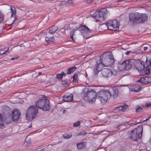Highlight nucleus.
I'll list each match as a JSON object with an SVG mask.
<instances>
[{"mask_svg": "<svg viewBox=\"0 0 151 151\" xmlns=\"http://www.w3.org/2000/svg\"><path fill=\"white\" fill-rule=\"evenodd\" d=\"M147 19V16L145 13L136 12L129 14V20L133 24L143 23L146 21Z\"/></svg>", "mask_w": 151, "mask_h": 151, "instance_id": "nucleus-1", "label": "nucleus"}, {"mask_svg": "<svg viewBox=\"0 0 151 151\" xmlns=\"http://www.w3.org/2000/svg\"><path fill=\"white\" fill-rule=\"evenodd\" d=\"M35 104L37 107L44 111H48L50 108L49 102L47 98L44 96H42V97L36 101Z\"/></svg>", "mask_w": 151, "mask_h": 151, "instance_id": "nucleus-2", "label": "nucleus"}, {"mask_svg": "<svg viewBox=\"0 0 151 151\" xmlns=\"http://www.w3.org/2000/svg\"><path fill=\"white\" fill-rule=\"evenodd\" d=\"M107 13L106 9L103 8L96 12L93 14L92 16L97 21L101 22L106 18Z\"/></svg>", "mask_w": 151, "mask_h": 151, "instance_id": "nucleus-3", "label": "nucleus"}, {"mask_svg": "<svg viewBox=\"0 0 151 151\" xmlns=\"http://www.w3.org/2000/svg\"><path fill=\"white\" fill-rule=\"evenodd\" d=\"M38 113L37 109L34 106L29 107L27 110L26 117L27 120H33L37 116Z\"/></svg>", "mask_w": 151, "mask_h": 151, "instance_id": "nucleus-4", "label": "nucleus"}, {"mask_svg": "<svg viewBox=\"0 0 151 151\" xmlns=\"http://www.w3.org/2000/svg\"><path fill=\"white\" fill-rule=\"evenodd\" d=\"M110 94L106 90H102L97 93L96 98L100 101L101 103L104 104L107 102L109 98Z\"/></svg>", "mask_w": 151, "mask_h": 151, "instance_id": "nucleus-5", "label": "nucleus"}, {"mask_svg": "<svg viewBox=\"0 0 151 151\" xmlns=\"http://www.w3.org/2000/svg\"><path fill=\"white\" fill-rule=\"evenodd\" d=\"M96 94L94 91L92 90L89 91L88 90L86 93H84V98L89 103H93L96 101Z\"/></svg>", "mask_w": 151, "mask_h": 151, "instance_id": "nucleus-6", "label": "nucleus"}, {"mask_svg": "<svg viewBox=\"0 0 151 151\" xmlns=\"http://www.w3.org/2000/svg\"><path fill=\"white\" fill-rule=\"evenodd\" d=\"M106 25L108 29L113 31H117L119 29V23L116 19L109 20L106 23Z\"/></svg>", "mask_w": 151, "mask_h": 151, "instance_id": "nucleus-7", "label": "nucleus"}, {"mask_svg": "<svg viewBox=\"0 0 151 151\" xmlns=\"http://www.w3.org/2000/svg\"><path fill=\"white\" fill-rule=\"evenodd\" d=\"M134 64L136 69L139 71H143L144 70L145 66L144 62L140 60H135L134 62Z\"/></svg>", "mask_w": 151, "mask_h": 151, "instance_id": "nucleus-8", "label": "nucleus"}, {"mask_svg": "<svg viewBox=\"0 0 151 151\" xmlns=\"http://www.w3.org/2000/svg\"><path fill=\"white\" fill-rule=\"evenodd\" d=\"M12 120L14 122H17L19 119L21 113L19 110L17 109H14L12 112Z\"/></svg>", "mask_w": 151, "mask_h": 151, "instance_id": "nucleus-9", "label": "nucleus"}, {"mask_svg": "<svg viewBox=\"0 0 151 151\" xmlns=\"http://www.w3.org/2000/svg\"><path fill=\"white\" fill-rule=\"evenodd\" d=\"M103 64L99 60L96 61V63L94 67L93 72L95 75H97L99 72L101 70Z\"/></svg>", "mask_w": 151, "mask_h": 151, "instance_id": "nucleus-10", "label": "nucleus"}, {"mask_svg": "<svg viewBox=\"0 0 151 151\" xmlns=\"http://www.w3.org/2000/svg\"><path fill=\"white\" fill-rule=\"evenodd\" d=\"M110 55L108 53H104L100 56V60L99 61L102 63L103 64H107L106 61L110 57Z\"/></svg>", "mask_w": 151, "mask_h": 151, "instance_id": "nucleus-11", "label": "nucleus"}, {"mask_svg": "<svg viewBox=\"0 0 151 151\" xmlns=\"http://www.w3.org/2000/svg\"><path fill=\"white\" fill-rule=\"evenodd\" d=\"M132 62L131 60H126L123 61V68L128 70L132 68Z\"/></svg>", "mask_w": 151, "mask_h": 151, "instance_id": "nucleus-12", "label": "nucleus"}, {"mask_svg": "<svg viewBox=\"0 0 151 151\" xmlns=\"http://www.w3.org/2000/svg\"><path fill=\"white\" fill-rule=\"evenodd\" d=\"M110 94L109 98L111 96H113L114 98L116 97L118 94V90L116 88H111L108 90H106Z\"/></svg>", "mask_w": 151, "mask_h": 151, "instance_id": "nucleus-13", "label": "nucleus"}, {"mask_svg": "<svg viewBox=\"0 0 151 151\" xmlns=\"http://www.w3.org/2000/svg\"><path fill=\"white\" fill-rule=\"evenodd\" d=\"M137 81L147 84L151 82V77L148 76L144 77L138 80Z\"/></svg>", "mask_w": 151, "mask_h": 151, "instance_id": "nucleus-14", "label": "nucleus"}, {"mask_svg": "<svg viewBox=\"0 0 151 151\" xmlns=\"http://www.w3.org/2000/svg\"><path fill=\"white\" fill-rule=\"evenodd\" d=\"M101 73L103 76L106 78L110 77L112 75L111 70L106 68L101 70Z\"/></svg>", "mask_w": 151, "mask_h": 151, "instance_id": "nucleus-15", "label": "nucleus"}, {"mask_svg": "<svg viewBox=\"0 0 151 151\" xmlns=\"http://www.w3.org/2000/svg\"><path fill=\"white\" fill-rule=\"evenodd\" d=\"M78 30L80 31L81 33L83 32L90 33L91 31L90 29L85 25L80 26L78 28H76Z\"/></svg>", "mask_w": 151, "mask_h": 151, "instance_id": "nucleus-16", "label": "nucleus"}, {"mask_svg": "<svg viewBox=\"0 0 151 151\" xmlns=\"http://www.w3.org/2000/svg\"><path fill=\"white\" fill-rule=\"evenodd\" d=\"M129 138L131 140L134 141H137L138 138H141L140 137H139L138 135L136 133H135L134 130L131 131L130 136L129 137Z\"/></svg>", "mask_w": 151, "mask_h": 151, "instance_id": "nucleus-17", "label": "nucleus"}, {"mask_svg": "<svg viewBox=\"0 0 151 151\" xmlns=\"http://www.w3.org/2000/svg\"><path fill=\"white\" fill-rule=\"evenodd\" d=\"M107 64H104L103 65L105 66H111L113 65L114 62V59L113 55H110V57L106 61Z\"/></svg>", "mask_w": 151, "mask_h": 151, "instance_id": "nucleus-18", "label": "nucleus"}, {"mask_svg": "<svg viewBox=\"0 0 151 151\" xmlns=\"http://www.w3.org/2000/svg\"><path fill=\"white\" fill-rule=\"evenodd\" d=\"M73 96L71 93H67L63 97V101L65 102H69L73 100Z\"/></svg>", "mask_w": 151, "mask_h": 151, "instance_id": "nucleus-19", "label": "nucleus"}, {"mask_svg": "<svg viewBox=\"0 0 151 151\" xmlns=\"http://www.w3.org/2000/svg\"><path fill=\"white\" fill-rule=\"evenodd\" d=\"M143 131V127L142 126L137 127L136 129V133L138 135L139 137L141 138L142 136Z\"/></svg>", "mask_w": 151, "mask_h": 151, "instance_id": "nucleus-20", "label": "nucleus"}, {"mask_svg": "<svg viewBox=\"0 0 151 151\" xmlns=\"http://www.w3.org/2000/svg\"><path fill=\"white\" fill-rule=\"evenodd\" d=\"M5 120L4 115H2L0 113V128L3 129L4 127L3 122Z\"/></svg>", "mask_w": 151, "mask_h": 151, "instance_id": "nucleus-21", "label": "nucleus"}, {"mask_svg": "<svg viewBox=\"0 0 151 151\" xmlns=\"http://www.w3.org/2000/svg\"><path fill=\"white\" fill-rule=\"evenodd\" d=\"M86 147L85 142H84L78 143L77 145V148L79 149H83Z\"/></svg>", "mask_w": 151, "mask_h": 151, "instance_id": "nucleus-22", "label": "nucleus"}, {"mask_svg": "<svg viewBox=\"0 0 151 151\" xmlns=\"http://www.w3.org/2000/svg\"><path fill=\"white\" fill-rule=\"evenodd\" d=\"M76 69V67L73 66L70 68L68 69L67 74H70L73 73Z\"/></svg>", "mask_w": 151, "mask_h": 151, "instance_id": "nucleus-23", "label": "nucleus"}, {"mask_svg": "<svg viewBox=\"0 0 151 151\" xmlns=\"http://www.w3.org/2000/svg\"><path fill=\"white\" fill-rule=\"evenodd\" d=\"M45 40L46 42L48 43L53 42L55 41V39L53 37H46L45 38Z\"/></svg>", "mask_w": 151, "mask_h": 151, "instance_id": "nucleus-24", "label": "nucleus"}, {"mask_svg": "<svg viewBox=\"0 0 151 151\" xmlns=\"http://www.w3.org/2000/svg\"><path fill=\"white\" fill-rule=\"evenodd\" d=\"M144 53V51L141 50V49H138L132 52V54L133 55H135L138 54H142Z\"/></svg>", "mask_w": 151, "mask_h": 151, "instance_id": "nucleus-25", "label": "nucleus"}, {"mask_svg": "<svg viewBox=\"0 0 151 151\" xmlns=\"http://www.w3.org/2000/svg\"><path fill=\"white\" fill-rule=\"evenodd\" d=\"M64 72L62 71L60 73L56 75V78L58 79L61 80L62 79L63 75H65Z\"/></svg>", "mask_w": 151, "mask_h": 151, "instance_id": "nucleus-26", "label": "nucleus"}, {"mask_svg": "<svg viewBox=\"0 0 151 151\" xmlns=\"http://www.w3.org/2000/svg\"><path fill=\"white\" fill-rule=\"evenodd\" d=\"M117 70L119 71L123 70V62H119L117 65Z\"/></svg>", "mask_w": 151, "mask_h": 151, "instance_id": "nucleus-27", "label": "nucleus"}, {"mask_svg": "<svg viewBox=\"0 0 151 151\" xmlns=\"http://www.w3.org/2000/svg\"><path fill=\"white\" fill-rule=\"evenodd\" d=\"M143 109L140 106L138 105L136 106L135 111L136 112H142L143 111Z\"/></svg>", "mask_w": 151, "mask_h": 151, "instance_id": "nucleus-28", "label": "nucleus"}, {"mask_svg": "<svg viewBox=\"0 0 151 151\" xmlns=\"http://www.w3.org/2000/svg\"><path fill=\"white\" fill-rule=\"evenodd\" d=\"M78 75L77 73H75L74 74L73 77V82L74 83L78 82Z\"/></svg>", "mask_w": 151, "mask_h": 151, "instance_id": "nucleus-29", "label": "nucleus"}, {"mask_svg": "<svg viewBox=\"0 0 151 151\" xmlns=\"http://www.w3.org/2000/svg\"><path fill=\"white\" fill-rule=\"evenodd\" d=\"M58 28L57 27H55L53 28L50 30L49 32L51 34H53L58 30Z\"/></svg>", "mask_w": 151, "mask_h": 151, "instance_id": "nucleus-30", "label": "nucleus"}, {"mask_svg": "<svg viewBox=\"0 0 151 151\" xmlns=\"http://www.w3.org/2000/svg\"><path fill=\"white\" fill-rule=\"evenodd\" d=\"M123 110V106L116 108L114 110L115 112H118L122 111Z\"/></svg>", "mask_w": 151, "mask_h": 151, "instance_id": "nucleus-31", "label": "nucleus"}, {"mask_svg": "<svg viewBox=\"0 0 151 151\" xmlns=\"http://www.w3.org/2000/svg\"><path fill=\"white\" fill-rule=\"evenodd\" d=\"M11 17H12L14 16H15L16 14V11L15 9V8L14 7L11 8Z\"/></svg>", "mask_w": 151, "mask_h": 151, "instance_id": "nucleus-32", "label": "nucleus"}, {"mask_svg": "<svg viewBox=\"0 0 151 151\" xmlns=\"http://www.w3.org/2000/svg\"><path fill=\"white\" fill-rule=\"evenodd\" d=\"M130 106L127 105L126 104L124 103L123 104V112L127 111L129 109Z\"/></svg>", "mask_w": 151, "mask_h": 151, "instance_id": "nucleus-33", "label": "nucleus"}, {"mask_svg": "<svg viewBox=\"0 0 151 151\" xmlns=\"http://www.w3.org/2000/svg\"><path fill=\"white\" fill-rule=\"evenodd\" d=\"M5 49H6V48H5L4 49V52L2 51L3 50H1L0 51V54L1 55V54H6L7 52H8V50H9V48H7V49L6 50Z\"/></svg>", "mask_w": 151, "mask_h": 151, "instance_id": "nucleus-34", "label": "nucleus"}, {"mask_svg": "<svg viewBox=\"0 0 151 151\" xmlns=\"http://www.w3.org/2000/svg\"><path fill=\"white\" fill-rule=\"evenodd\" d=\"M72 136V134H71L70 135H69L68 134H64L63 135V137L65 139H68L71 137Z\"/></svg>", "mask_w": 151, "mask_h": 151, "instance_id": "nucleus-35", "label": "nucleus"}, {"mask_svg": "<svg viewBox=\"0 0 151 151\" xmlns=\"http://www.w3.org/2000/svg\"><path fill=\"white\" fill-rule=\"evenodd\" d=\"M80 26H81L79 24V23H75L74 24V26H73V29H75V30H77V28H78Z\"/></svg>", "mask_w": 151, "mask_h": 151, "instance_id": "nucleus-36", "label": "nucleus"}, {"mask_svg": "<svg viewBox=\"0 0 151 151\" xmlns=\"http://www.w3.org/2000/svg\"><path fill=\"white\" fill-rule=\"evenodd\" d=\"M81 124L80 122L79 121H77L73 123V126L74 127H76L79 126Z\"/></svg>", "mask_w": 151, "mask_h": 151, "instance_id": "nucleus-37", "label": "nucleus"}, {"mask_svg": "<svg viewBox=\"0 0 151 151\" xmlns=\"http://www.w3.org/2000/svg\"><path fill=\"white\" fill-rule=\"evenodd\" d=\"M75 30L71 31L70 32V35L71 39L74 41L73 38V36L74 34Z\"/></svg>", "mask_w": 151, "mask_h": 151, "instance_id": "nucleus-38", "label": "nucleus"}, {"mask_svg": "<svg viewBox=\"0 0 151 151\" xmlns=\"http://www.w3.org/2000/svg\"><path fill=\"white\" fill-rule=\"evenodd\" d=\"M4 18V15L0 12V23L2 22Z\"/></svg>", "mask_w": 151, "mask_h": 151, "instance_id": "nucleus-39", "label": "nucleus"}, {"mask_svg": "<svg viewBox=\"0 0 151 151\" xmlns=\"http://www.w3.org/2000/svg\"><path fill=\"white\" fill-rule=\"evenodd\" d=\"M94 0H85V2L87 4H90Z\"/></svg>", "mask_w": 151, "mask_h": 151, "instance_id": "nucleus-40", "label": "nucleus"}, {"mask_svg": "<svg viewBox=\"0 0 151 151\" xmlns=\"http://www.w3.org/2000/svg\"><path fill=\"white\" fill-rule=\"evenodd\" d=\"M111 73H112V75L115 76L117 74V72L116 70H111Z\"/></svg>", "mask_w": 151, "mask_h": 151, "instance_id": "nucleus-41", "label": "nucleus"}, {"mask_svg": "<svg viewBox=\"0 0 151 151\" xmlns=\"http://www.w3.org/2000/svg\"><path fill=\"white\" fill-rule=\"evenodd\" d=\"M66 3L67 4H73V1L72 0H68L67 2H66Z\"/></svg>", "mask_w": 151, "mask_h": 151, "instance_id": "nucleus-42", "label": "nucleus"}, {"mask_svg": "<svg viewBox=\"0 0 151 151\" xmlns=\"http://www.w3.org/2000/svg\"><path fill=\"white\" fill-rule=\"evenodd\" d=\"M151 105V103L150 102H148L145 104V106L146 107H148Z\"/></svg>", "mask_w": 151, "mask_h": 151, "instance_id": "nucleus-43", "label": "nucleus"}, {"mask_svg": "<svg viewBox=\"0 0 151 151\" xmlns=\"http://www.w3.org/2000/svg\"><path fill=\"white\" fill-rule=\"evenodd\" d=\"M18 19V18L17 17H15L14 19V20L12 22L11 24L10 25H11L12 24H13L14 23V22L16 20H17Z\"/></svg>", "mask_w": 151, "mask_h": 151, "instance_id": "nucleus-44", "label": "nucleus"}, {"mask_svg": "<svg viewBox=\"0 0 151 151\" xmlns=\"http://www.w3.org/2000/svg\"><path fill=\"white\" fill-rule=\"evenodd\" d=\"M19 58V57L18 56H17L14 57L12 58L11 60H13L15 59H17Z\"/></svg>", "mask_w": 151, "mask_h": 151, "instance_id": "nucleus-45", "label": "nucleus"}, {"mask_svg": "<svg viewBox=\"0 0 151 151\" xmlns=\"http://www.w3.org/2000/svg\"><path fill=\"white\" fill-rule=\"evenodd\" d=\"M132 51H127L125 52L124 53L127 55H129L130 53L131 52L132 53Z\"/></svg>", "mask_w": 151, "mask_h": 151, "instance_id": "nucleus-46", "label": "nucleus"}, {"mask_svg": "<svg viewBox=\"0 0 151 151\" xmlns=\"http://www.w3.org/2000/svg\"><path fill=\"white\" fill-rule=\"evenodd\" d=\"M141 89V87L139 86V88L137 89H136V88H135V89H134V91L136 92H138L140 91V90Z\"/></svg>", "mask_w": 151, "mask_h": 151, "instance_id": "nucleus-47", "label": "nucleus"}, {"mask_svg": "<svg viewBox=\"0 0 151 151\" xmlns=\"http://www.w3.org/2000/svg\"><path fill=\"white\" fill-rule=\"evenodd\" d=\"M150 117H149V118H147V119H146L144 120H143L142 122H141L142 123H144L146 121H147V120H149V119L150 118Z\"/></svg>", "mask_w": 151, "mask_h": 151, "instance_id": "nucleus-48", "label": "nucleus"}, {"mask_svg": "<svg viewBox=\"0 0 151 151\" xmlns=\"http://www.w3.org/2000/svg\"><path fill=\"white\" fill-rule=\"evenodd\" d=\"M86 134V133L85 132L83 134H82L81 132H80L78 134V135H84Z\"/></svg>", "mask_w": 151, "mask_h": 151, "instance_id": "nucleus-49", "label": "nucleus"}, {"mask_svg": "<svg viewBox=\"0 0 151 151\" xmlns=\"http://www.w3.org/2000/svg\"><path fill=\"white\" fill-rule=\"evenodd\" d=\"M37 151H44V148L38 149Z\"/></svg>", "mask_w": 151, "mask_h": 151, "instance_id": "nucleus-50", "label": "nucleus"}, {"mask_svg": "<svg viewBox=\"0 0 151 151\" xmlns=\"http://www.w3.org/2000/svg\"><path fill=\"white\" fill-rule=\"evenodd\" d=\"M147 47H144V50L145 51L147 50Z\"/></svg>", "mask_w": 151, "mask_h": 151, "instance_id": "nucleus-51", "label": "nucleus"}, {"mask_svg": "<svg viewBox=\"0 0 151 151\" xmlns=\"http://www.w3.org/2000/svg\"><path fill=\"white\" fill-rule=\"evenodd\" d=\"M67 29H70V26L69 25H68L67 26Z\"/></svg>", "mask_w": 151, "mask_h": 151, "instance_id": "nucleus-52", "label": "nucleus"}, {"mask_svg": "<svg viewBox=\"0 0 151 151\" xmlns=\"http://www.w3.org/2000/svg\"><path fill=\"white\" fill-rule=\"evenodd\" d=\"M41 74V72H39V74Z\"/></svg>", "mask_w": 151, "mask_h": 151, "instance_id": "nucleus-53", "label": "nucleus"}, {"mask_svg": "<svg viewBox=\"0 0 151 151\" xmlns=\"http://www.w3.org/2000/svg\"><path fill=\"white\" fill-rule=\"evenodd\" d=\"M150 66L151 67V62H150Z\"/></svg>", "mask_w": 151, "mask_h": 151, "instance_id": "nucleus-54", "label": "nucleus"}, {"mask_svg": "<svg viewBox=\"0 0 151 151\" xmlns=\"http://www.w3.org/2000/svg\"><path fill=\"white\" fill-rule=\"evenodd\" d=\"M127 86V85H123V86Z\"/></svg>", "mask_w": 151, "mask_h": 151, "instance_id": "nucleus-55", "label": "nucleus"}, {"mask_svg": "<svg viewBox=\"0 0 151 151\" xmlns=\"http://www.w3.org/2000/svg\"><path fill=\"white\" fill-rule=\"evenodd\" d=\"M139 123H140V122H138V123H136V124H139Z\"/></svg>", "mask_w": 151, "mask_h": 151, "instance_id": "nucleus-56", "label": "nucleus"}, {"mask_svg": "<svg viewBox=\"0 0 151 151\" xmlns=\"http://www.w3.org/2000/svg\"><path fill=\"white\" fill-rule=\"evenodd\" d=\"M122 1V0H120L119 1H118L117 2H119V1Z\"/></svg>", "mask_w": 151, "mask_h": 151, "instance_id": "nucleus-57", "label": "nucleus"}, {"mask_svg": "<svg viewBox=\"0 0 151 151\" xmlns=\"http://www.w3.org/2000/svg\"><path fill=\"white\" fill-rule=\"evenodd\" d=\"M123 50H126V49H124V48H123Z\"/></svg>", "mask_w": 151, "mask_h": 151, "instance_id": "nucleus-58", "label": "nucleus"}, {"mask_svg": "<svg viewBox=\"0 0 151 151\" xmlns=\"http://www.w3.org/2000/svg\"><path fill=\"white\" fill-rule=\"evenodd\" d=\"M126 45V44L125 43V44H123V45Z\"/></svg>", "mask_w": 151, "mask_h": 151, "instance_id": "nucleus-59", "label": "nucleus"}, {"mask_svg": "<svg viewBox=\"0 0 151 151\" xmlns=\"http://www.w3.org/2000/svg\"><path fill=\"white\" fill-rule=\"evenodd\" d=\"M63 2H64V3H65V2H64V1H63Z\"/></svg>", "mask_w": 151, "mask_h": 151, "instance_id": "nucleus-60", "label": "nucleus"}]
</instances>
